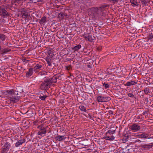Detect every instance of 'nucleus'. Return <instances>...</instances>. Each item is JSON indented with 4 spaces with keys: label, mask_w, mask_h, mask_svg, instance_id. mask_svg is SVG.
<instances>
[{
    "label": "nucleus",
    "mask_w": 153,
    "mask_h": 153,
    "mask_svg": "<svg viewBox=\"0 0 153 153\" xmlns=\"http://www.w3.org/2000/svg\"><path fill=\"white\" fill-rule=\"evenodd\" d=\"M4 94L7 95L11 103H14L19 100V97L16 95H15L12 91H6L4 92Z\"/></svg>",
    "instance_id": "1"
},
{
    "label": "nucleus",
    "mask_w": 153,
    "mask_h": 153,
    "mask_svg": "<svg viewBox=\"0 0 153 153\" xmlns=\"http://www.w3.org/2000/svg\"><path fill=\"white\" fill-rule=\"evenodd\" d=\"M17 1H21V0H17Z\"/></svg>",
    "instance_id": "33"
},
{
    "label": "nucleus",
    "mask_w": 153,
    "mask_h": 153,
    "mask_svg": "<svg viewBox=\"0 0 153 153\" xmlns=\"http://www.w3.org/2000/svg\"><path fill=\"white\" fill-rule=\"evenodd\" d=\"M10 147V144L9 143H6L2 148V152L3 153H7L9 151Z\"/></svg>",
    "instance_id": "4"
},
{
    "label": "nucleus",
    "mask_w": 153,
    "mask_h": 153,
    "mask_svg": "<svg viewBox=\"0 0 153 153\" xmlns=\"http://www.w3.org/2000/svg\"><path fill=\"white\" fill-rule=\"evenodd\" d=\"M65 137L64 136L60 135L56 137V139L59 141H62L63 140H65Z\"/></svg>",
    "instance_id": "14"
},
{
    "label": "nucleus",
    "mask_w": 153,
    "mask_h": 153,
    "mask_svg": "<svg viewBox=\"0 0 153 153\" xmlns=\"http://www.w3.org/2000/svg\"><path fill=\"white\" fill-rule=\"evenodd\" d=\"M83 37L86 40H88L90 42L92 41L93 40L91 36L89 35L84 34L83 35Z\"/></svg>",
    "instance_id": "9"
},
{
    "label": "nucleus",
    "mask_w": 153,
    "mask_h": 153,
    "mask_svg": "<svg viewBox=\"0 0 153 153\" xmlns=\"http://www.w3.org/2000/svg\"><path fill=\"white\" fill-rule=\"evenodd\" d=\"M103 138L105 139L106 140H108L110 141H112L114 140L115 138L113 136H106L103 137Z\"/></svg>",
    "instance_id": "12"
},
{
    "label": "nucleus",
    "mask_w": 153,
    "mask_h": 153,
    "mask_svg": "<svg viewBox=\"0 0 153 153\" xmlns=\"http://www.w3.org/2000/svg\"><path fill=\"white\" fill-rule=\"evenodd\" d=\"M0 14L2 16H5L8 15V13L4 9H1L0 10Z\"/></svg>",
    "instance_id": "8"
},
{
    "label": "nucleus",
    "mask_w": 153,
    "mask_h": 153,
    "mask_svg": "<svg viewBox=\"0 0 153 153\" xmlns=\"http://www.w3.org/2000/svg\"><path fill=\"white\" fill-rule=\"evenodd\" d=\"M141 2L142 4L144 5V6H145L146 5V2L145 0H142L141 1Z\"/></svg>",
    "instance_id": "29"
},
{
    "label": "nucleus",
    "mask_w": 153,
    "mask_h": 153,
    "mask_svg": "<svg viewBox=\"0 0 153 153\" xmlns=\"http://www.w3.org/2000/svg\"><path fill=\"white\" fill-rule=\"evenodd\" d=\"M22 15L23 17L25 18H27L29 16L27 11L25 12H24V13H23Z\"/></svg>",
    "instance_id": "18"
},
{
    "label": "nucleus",
    "mask_w": 153,
    "mask_h": 153,
    "mask_svg": "<svg viewBox=\"0 0 153 153\" xmlns=\"http://www.w3.org/2000/svg\"><path fill=\"white\" fill-rule=\"evenodd\" d=\"M81 47V45H78L72 48V50L74 51H77L79 50Z\"/></svg>",
    "instance_id": "15"
},
{
    "label": "nucleus",
    "mask_w": 153,
    "mask_h": 153,
    "mask_svg": "<svg viewBox=\"0 0 153 153\" xmlns=\"http://www.w3.org/2000/svg\"><path fill=\"white\" fill-rule=\"evenodd\" d=\"M46 20V17H43L40 20V22L42 24H44L45 23Z\"/></svg>",
    "instance_id": "20"
},
{
    "label": "nucleus",
    "mask_w": 153,
    "mask_h": 153,
    "mask_svg": "<svg viewBox=\"0 0 153 153\" xmlns=\"http://www.w3.org/2000/svg\"><path fill=\"white\" fill-rule=\"evenodd\" d=\"M67 70H69V69H68V68H67Z\"/></svg>",
    "instance_id": "34"
},
{
    "label": "nucleus",
    "mask_w": 153,
    "mask_h": 153,
    "mask_svg": "<svg viewBox=\"0 0 153 153\" xmlns=\"http://www.w3.org/2000/svg\"><path fill=\"white\" fill-rule=\"evenodd\" d=\"M50 82L48 80L45 81L41 85V88L42 89H46L50 87Z\"/></svg>",
    "instance_id": "3"
},
{
    "label": "nucleus",
    "mask_w": 153,
    "mask_h": 153,
    "mask_svg": "<svg viewBox=\"0 0 153 153\" xmlns=\"http://www.w3.org/2000/svg\"><path fill=\"white\" fill-rule=\"evenodd\" d=\"M33 72V69L32 68H30L28 72L26 73V76L27 77H29L32 75Z\"/></svg>",
    "instance_id": "10"
},
{
    "label": "nucleus",
    "mask_w": 153,
    "mask_h": 153,
    "mask_svg": "<svg viewBox=\"0 0 153 153\" xmlns=\"http://www.w3.org/2000/svg\"><path fill=\"white\" fill-rule=\"evenodd\" d=\"M128 95L129 97H134V96L133 94L131 93H128Z\"/></svg>",
    "instance_id": "28"
},
{
    "label": "nucleus",
    "mask_w": 153,
    "mask_h": 153,
    "mask_svg": "<svg viewBox=\"0 0 153 153\" xmlns=\"http://www.w3.org/2000/svg\"><path fill=\"white\" fill-rule=\"evenodd\" d=\"M103 86H105V88H107L109 87V85L107 84H105V83H103Z\"/></svg>",
    "instance_id": "26"
},
{
    "label": "nucleus",
    "mask_w": 153,
    "mask_h": 153,
    "mask_svg": "<svg viewBox=\"0 0 153 153\" xmlns=\"http://www.w3.org/2000/svg\"><path fill=\"white\" fill-rule=\"evenodd\" d=\"M25 142V140L22 139L18 141L15 144V146L17 147H19L20 145H22Z\"/></svg>",
    "instance_id": "7"
},
{
    "label": "nucleus",
    "mask_w": 153,
    "mask_h": 153,
    "mask_svg": "<svg viewBox=\"0 0 153 153\" xmlns=\"http://www.w3.org/2000/svg\"><path fill=\"white\" fill-rule=\"evenodd\" d=\"M97 100L99 102H105L111 100V98L108 97H103L99 96L97 98Z\"/></svg>",
    "instance_id": "2"
},
{
    "label": "nucleus",
    "mask_w": 153,
    "mask_h": 153,
    "mask_svg": "<svg viewBox=\"0 0 153 153\" xmlns=\"http://www.w3.org/2000/svg\"><path fill=\"white\" fill-rule=\"evenodd\" d=\"M47 97V96H41L40 97V99H41L42 100H44L45 98Z\"/></svg>",
    "instance_id": "27"
},
{
    "label": "nucleus",
    "mask_w": 153,
    "mask_h": 153,
    "mask_svg": "<svg viewBox=\"0 0 153 153\" xmlns=\"http://www.w3.org/2000/svg\"><path fill=\"white\" fill-rule=\"evenodd\" d=\"M144 92L145 93V94H147L150 93L149 90L148 88H145L144 90Z\"/></svg>",
    "instance_id": "22"
},
{
    "label": "nucleus",
    "mask_w": 153,
    "mask_h": 153,
    "mask_svg": "<svg viewBox=\"0 0 153 153\" xmlns=\"http://www.w3.org/2000/svg\"><path fill=\"white\" fill-rule=\"evenodd\" d=\"M46 131L45 128H43V129L40 130L37 133L39 135H41L43 137L46 133Z\"/></svg>",
    "instance_id": "6"
},
{
    "label": "nucleus",
    "mask_w": 153,
    "mask_h": 153,
    "mask_svg": "<svg viewBox=\"0 0 153 153\" xmlns=\"http://www.w3.org/2000/svg\"><path fill=\"white\" fill-rule=\"evenodd\" d=\"M5 36L2 34H0V38L3 41L5 39Z\"/></svg>",
    "instance_id": "21"
},
{
    "label": "nucleus",
    "mask_w": 153,
    "mask_h": 153,
    "mask_svg": "<svg viewBox=\"0 0 153 153\" xmlns=\"http://www.w3.org/2000/svg\"><path fill=\"white\" fill-rule=\"evenodd\" d=\"M133 6H138L139 4L135 0H131L130 1Z\"/></svg>",
    "instance_id": "16"
},
{
    "label": "nucleus",
    "mask_w": 153,
    "mask_h": 153,
    "mask_svg": "<svg viewBox=\"0 0 153 153\" xmlns=\"http://www.w3.org/2000/svg\"><path fill=\"white\" fill-rule=\"evenodd\" d=\"M140 137L142 138H149V135L148 134H140L139 135Z\"/></svg>",
    "instance_id": "17"
},
{
    "label": "nucleus",
    "mask_w": 153,
    "mask_h": 153,
    "mask_svg": "<svg viewBox=\"0 0 153 153\" xmlns=\"http://www.w3.org/2000/svg\"><path fill=\"white\" fill-rule=\"evenodd\" d=\"M26 11V10H25L24 8H22L19 11L22 14L23 13H24V12H25Z\"/></svg>",
    "instance_id": "25"
},
{
    "label": "nucleus",
    "mask_w": 153,
    "mask_h": 153,
    "mask_svg": "<svg viewBox=\"0 0 153 153\" xmlns=\"http://www.w3.org/2000/svg\"><path fill=\"white\" fill-rule=\"evenodd\" d=\"M42 68V66L41 65L37 64L35 66L33 69L35 71L37 72L39 70H40Z\"/></svg>",
    "instance_id": "13"
},
{
    "label": "nucleus",
    "mask_w": 153,
    "mask_h": 153,
    "mask_svg": "<svg viewBox=\"0 0 153 153\" xmlns=\"http://www.w3.org/2000/svg\"><path fill=\"white\" fill-rule=\"evenodd\" d=\"M8 91H12L13 93L15 95H18L19 94V92L17 91H14L13 90Z\"/></svg>",
    "instance_id": "23"
},
{
    "label": "nucleus",
    "mask_w": 153,
    "mask_h": 153,
    "mask_svg": "<svg viewBox=\"0 0 153 153\" xmlns=\"http://www.w3.org/2000/svg\"><path fill=\"white\" fill-rule=\"evenodd\" d=\"M137 83V82H136L133 81H131L127 82L126 84H125V86H130L131 85H135Z\"/></svg>",
    "instance_id": "11"
},
{
    "label": "nucleus",
    "mask_w": 153,
    "mask_h": 153,
    "mask_svg": "<svg viewBox=\"0 0 153 153\" xmlns=\"http://www.w3.org/2000/svg\"><path fill=\"white\" fill-rule=\"evenodd\" d=\"M47 74V72L45 71H43L39 73V75L42 76L43 75H45Z\"/></svg>",
    "instance_id": "24"
},
{
    "label": "nucleus",
    "mask_w": 153,
    "mask_h": 153,
    "mask_svg": "<svg viewBox=\"0 0 153 153\" xmlns=\"http://www.w3.org/2000/svg\"><path fill=\"white\" fill-rule=\"evenodd\" d=\"M46 61L49 66H50L51 65V62L48 60H46Z\"/></svg>",
    "instance_id": "31"
},
{
    "label": "nucleus",
    "mask_w": 153,
    "mask_h": 153,
    "mask_svg": "<svg viewBox=\"0 0 153 153\" xmlns=\"http://www.w3.org/2000/svg\"><path fill=\"white\" fill-rule=\"evenodd\" d=\"M115 132V130L114 131H108V132L107 133H111V134H114Z\"/></svg>",
    "instance_id": "30"
},
{
    "label": "nucleus",
    "mask_w": 153,
    "mask_h": 153,
    "mask_svg": "<svg viewBox=\"0 0 153 153\" xmlns=\"http://www.w3.org/2000/svg\"><path fill=\"white\" fill-rule=\"evenodd\" d=\"M140 128V126L136 124H134L130 127L131 129L134 131L139 130Z\"/></svg>",
    "instance_id": "5"
},
{
    "label": "nucleus",
    "mask_w": 153,
    "mask_h": 153,
    "mask_svg": "<svg viewBox=\"0 0 153 153\" xmlns=\"http://www.w3.org/2000/svg\"><path fill=\"white\" fill-rule=\"evenodd\" d=\"M79 109L82 111L85 112H86V108L84 106L82 105H81L79 106Z\"/></svg>",
    "instance_id": "19"
},
{
    "label": "nucleus",
    "mask_w": 153,
    "mask_h": 153,
    "mask_svg": "<svg viewBox=\"0 0 153 153\" xmlns=\"http://www.w3.org/2000/svg\"><path fill=\"white\" fill-rule=\"evenodd\" d=\"M38 128L40 129V130H41V129H43V128H45L44 127H43L42 126H38Z\"/></svg>",
    "instance_id": "32"
}]
</instances>
